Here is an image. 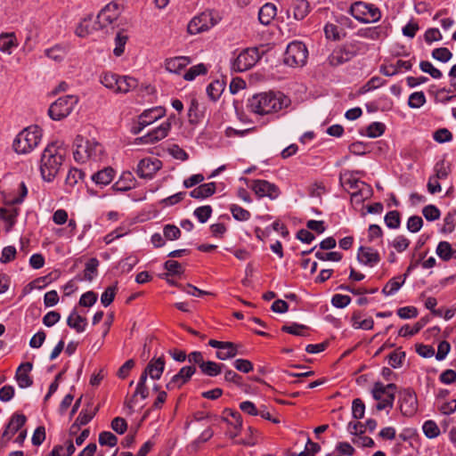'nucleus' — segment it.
<instances>
[{
	"instance_id": "obj_1",
	"label": "nucleus",
	"mask_w": 456,
	"mask_h": 456,
	"mask_svg": "<svg viewBox=\"0 0 456 456\" xmlns=\"http://www.w3.org/2000/svg\"><path fill=\"white\" fill-rule=\"evenodd\" d=\"M289 100L281 94L273 92L256 94L248 100V110L257 115H267L277 112L287 107Z\"/></svg>"
},
{
	"instance_id": "obj_2",
	"label": "nucleus",
	"mask_w": 456,
	"mask_h": 456,
	"mask_svg": "<svg viewBox=\"0 0 456 456\" xmlns=\"http://www.w3.org/2000/svg\"><path fill=\"white\" fill-rule=\"evenodd\" d=\"M63 153L58 142L49 143L44 150L40 160V172L45 182H52L62 165Z\"/></svg>"
},
{
	"instance_id": "obj_3",
	"label": "nucleus",
	"mask_w": 456,
	"mask_h": 456,
	"mask_svg": "<svg viewBox=\"0 0 456 456\" xmlns=\"http://www.w3.org/2000/svg\"><path fill=\"white\" fill-rule=\"evenodd\" d=\"M42 129L38 126H29L15 137L12 147L18 154H27L37 148L41 142Z\"/></svg>"
},
{
	"instance_id": "obj_4",
	"label": "nucleus",
	"mask_w": 456,
	"mask_h": 456,
	"mask_svg": "<svg viewBox=\"0 0 456 456\" xmlns=\"http://www.w3.org/2000/svg\"><path fill=\"white\" fill-rule=\"evenodd\" d=\"M74 159L77 162L84 163L88 159L100 160L103 153V147L95 141H90L81 135H77L74 141Z\"/></svg>"
},
{
	"instance_id": "obj_5",
	"label": "nucleus",
	"mask_w": 456,
	"mask_h": 456,
	"mask_svg": "<svg viewBox=\"0 0 456 456\" xmlns=\"http://www.w3.org/2000/svg\"><path fill=\"white\" fill-rule=\"evenodd\" d=\"M350 14L362 23H370L378 21L381 13L378 7L372 4L356 2L350 6Z\"/></svg>"
},
{
	"instance_id": "obj_6",
	"label": "nucleus",
	"mask_w": 456,
	"mask_h": 456,
	"mask_svg": "<svg viewBox=\"0 0 456 456\" xmlns=\"http://www.w3.org/2000/svg\"><path fill=\"white\" fill-rule=\"evenodd\" d=\"M78 102V97L73 94L65 95L53 102L48 110L50 118L61 120L68 117Z\"/></svg>"
},
{
	"instance_id": "obj_7",
	"label": "nucleus",
	"mask_w": 456,
	"mask_h": 456,
	"mask_svg": "<svg viewBox=\"0 0 456 456\" xmlns=\"http://www.w3.org/2000/svg\"><path fill=\"white\" fill-rule=\"evenodd\" d=\"M308 51L305 44L293 41L287 46L283 62L289 67H302L305 64Z\"/></svg>"
},
{
	"instance_id": "obj_8",
	"label": "nucleus",
	"mask_w": 456,
	"mask_h": 456,
	"mask_svg": "<svg viewBox=\"0 0 456 456\" xmlns=\"http://www.w3.org/2000/svg\"><path fill=\"white\" fill-rule=\"evenodd\" d=\"M361 50L356 43L345 44L335 48L328 57V62L332 67H337L352 60Z\"/></svg>"
},
{
	"instance_id": "obj_9",
	"label": "nucleus",
	"mask_w": 456,
	"mask_h": 456,
	"mask_svg": "<svg viewBox=\"0 0 456 456\" xmlns=\"http://www.w3.org/2000/svg\"><path fill=\"white\" fill-rule=\"evenodd\" d=\"M260 59L256 47L246 48L233 61L232 68L234 71L242 72L251 69Z\"/></svg>"
},
{
	"instance_id": "obj_10",
	"label": "nucleus",
	"mask_w": 456,
	"mask_h": 456,
	"mask_svg": "<svg viewBox=\"0 0 456 456\" xmlns=\"http://www.w3.org/2000/svg\"><path fill=\"white\" fill-rule=\"evenodd\" d=\"M120 16V9L118 4L110 3L105 5L99 14L95 22L94 29H102L111 26L116 22Z\"/></svg>"
},
{
	"instance_id": "obj_11",
	"label": "nucleus",
	"mask_w": 456,
	"mask_h": 456,
	"mask_svg": "<svg viewBox=\"0 0 456 456\" xmlns=\"http://www.w3.org/2000/svg\"><path fill=\"white\" fill-rule=\"evenodd\" d=\"M216 24L212 12H204L194 17L188 24L187 30L191 35L208 30Z\"/></svg>"
},
{
	"instance_id": "obj_12",
	"label": "nucleus",
	"mask_w": 456,
	"mask_h": 456,
	"mask_svg": "<svg viewBox=\"0 0 456 456\" xmlns=\"http://www.w3.org/2000/svg\"><path fill=\"white\" fill-rule=\"evenodd\" d=\"M400 411L403 415L411 417L418 409L416 394L410 388L403 389L399 394Z\"/></svg>"
},
{
	"instance_id": "obj_13",
	"label": "nucleus",
	"mask_w": 456,
	"mask_h": 456,
	"mask_svg": "<svg viewBox=\"0 0 456 456\" xmlns=\"http://www.w3.org/2000/svg\"><path fill=\"white\" fill-rule=\"evenodd\" d=\"M165 115V109L162 107H158L154 109H150L143 111L139 116L138 125L133 128V132L134 134L141 133V131L151 125L154 121L158 120L161 117Z\"/></svg>"
},
{
	"instance_id": "obj_14",
	"label": "nucleus",
	"mask_w": 456,
	"mask_h": 456,
	"mask_svg": "<svg viewBox=\"0 0 456 456\" xmlns=\"http://www.w3.org/2000/svg\"><path fill=\"white\" fill-rule=\"evenodd\" d=\"M196 372V367L194 366H184L174 375L171 379L167 383L166 388L167 390H173L175 388H180L186 384Z\"/></svg>"
},
{
	"instance_id": "obj_15",
	"label": "nucleus",
	"mask_w": 456,
	"mask_h": 456,
	"mask_svg": "<svg viewBox=\"0 0 456 456\" xmlns=\"http://www.w3.org/2000/svg\"><path fill=\"white\" fill-rule=\"evenodd\" d=\"M162 167V163L158 159H142L140 160L136 173L142 178H151L153 175Z\"/></svg>"
},
{
	"instance_id": "obj_16",
	"label": "nucleus",
	"mask_w": 456,
	"mask_h": 456,
	"mask_svg": "<svg viewBox=\"0 0 456 456\" xmlns=\"http://www.w3.org/2000/svg\"><path fill=\"white\" fill-rule=\"evenodd\" d=\"M251 189L260 198L269 197L273 200L280 194L278 187L274 183H271L265 180H255Z\"/></svg>"
},
{
	"instance_id": "obj_17",
	"label": "nucleus",
	"mask_w": 456,
	"mask_h": 456,
	"mask_svg": "<svg viewBox=\"0 0 456 456\" xmlns=\"http://www.w3.org/2000/svg\"><path fill=\"white\" fill-rule=\"evenodd\" d=\"M171 117L168 118L170 119ZM171 128V122L167 120L163 122L160 126L154 128L145 135H143L141 140L144 143H155L162 139H164L167 134Z\"/></svg>"
},
{
	"instance_id": "obj_18",
	"label": "nucleus",
	"mask_w": 456,
	"mask_h": 456,
	"mask_svg": "<svg viewBox=\"0 0 456 456\" xmlns=\"http://www.w3.org/2000/svg\"><path fill=\"white\" fill-rule=\"evenodd\" d=\"M33 369V364L29 362L21 363L17 370L15 379L20 388H27L32 386L33 379L29 376L30 371Z\"/></svg>"
},
{
	"instance_id": "obj_19",
	"label": "nucleus",
	"mask_w": 456,
	"mask_h": 456,
	"mask_svg": "<svg viewBox=\"0 0 456 456\" xmlns=\"http://www.w3.org/2000/svg\"><path fill=\"white\" fill-rule=\"evenodd\" d=\"M357 259L361 264L372 267L380 261V256L378 251L372 248L361 246L358 249Z\"/></svg>"
},
{
	"instance_id": "obj_20",
	"label": "nucleus",
	"mask_w": 456,
	"mask_h": 456,
	"mask_svg": "<svg viewBox=\"0 0 456 456\" xmlns=\"http://www.w3.org/2000/svg\"><path fill=\"white\" fill-rule=\"evenodd\" d=\"M165 364L166 362L163 355L158 358L153 357L149 362L144 370L149 374L151 379L158 380L161 378L164 372Z\"/></svg>"
},
{
	"instance_id": "obj_21",
	"label": "nucleus",
	"mask_w": 456,
	"mask_h": 456,
	"mask_svg": "<svg viewBox=\"0 0 456 456\" xmlns=\"http://www.w3.org/2000/svg\"><path fill=\"white\" fill-rule=\"evenodd\" d=\"M27 419L23 414L14 413L4 431L3 432V437H6L7 440L11 437L25 424Z\"/></svg>"
},
{
	"instance_id": "obj_22",
	"label": "nucleus",
	"mask_w": 456,
	"mask_h": 456,
	"mask_svg": "<svg viewBox=\"0 0 456 456\" xmlns=\"http://www.w3.org/2000/svg\"><path fill=\"white\" fill-rule=\"evenodd\" d=\"M396 388L397 387L394 383H389L385 386L379 381L375 382L371 389L372 397L375 400H381L383 395L387 396L388 395H392L395 396Z\"/></svg>"
},
{
	"instance_id": "obj_23",
	"label": "nucleus",
	"mask_w": 456,
	"mask_h": 456,
	"mask_svg": "<svg viewBox=\"0 0 456 456\" xmlns=\"http://www.w3.org/2000/svg\"><path fill=\"white\" fill-rule=\"evenodd\" d=\"M191 60L186 56H178L167 59L165 63L166 69L171 73L178 74L182 69H183L189 63Z\"/></svg>"
},
{
	"instance_id": "obj_24",
	"label": "nucleus",
	"mask_w": 456,
	"mask_h": 456,
	"mask_svg": "<svg viewBox=\"0 0 456 456\" xmlns=\"http://www.w3.org/2000/svg\"><path fill=\"white\" fill-rule=\"evenodd\" d=\"M114 175V169L110 167H108L94 173L91 178L97 185L106 186L112 182Z\"/></svg>"
},
{
	"instance_id": "obj_25",
	"label": "nucleus",
	"mask_w": 456,
	"mask_h": 456,
	"mask_svg": "<svg viewBox=\"0 0 456 456\" xmlns=\"http://www.w3.org/2000/svg\"><path fill=\"white\" fill-rule=\"evenodd\" d=\"M216 183H208L200 184L190 192V196L194 199L203 200L212 196L216 192Z\"/></svg>"
},
{
	"instance_id": "obj_26",
	"label": "nucleus",
	"mask_w": 456,
	"mask_h": 456,
	"mask_svg": "<svg viewBox=\"0 0 456 456\" xmlns=\"http://www.w3.org/2000/svg\"><path fill=\"white\" fill-rule=\"evenodd\" d=\"M67 324L69 328L75 330L78 333H81L86 330L87 320L86 318L79 315L76 310H73L67 319Z\"/></svg>"
},
{
	"instance_id": "obj_27",
	"label": "nucleus",
	"mask_w": 456,
	"mask_h": 456,
	"mask_svg": "<svg viewBox=\"0 0 456 456\" xmlns=\"http://www.w3.org/2000/svg\"><path fill=\"white\" fill-rule=\"evenodd\" d=\"M276 16V6L267 3L264 4L258 12V20L264 25H269Z\"/></svg>"
},
{
	"instance_id": "obj_28",
	"label": "nucleus",
	"mask_w": 456,
	"mask_h": 456,
	"mask_svg": "<svg viewBox=\"0 0 456 456\" xmlns=\"http://www.w3.org/2000/svg\"><path fill=\"white\" fill-rule=\"evenodd\" d=\"M137 86L138 82L135 78L129 76H118L115 93L126 94L131 90L134 89Z\"/></svg>"
},
{
	"instance_id": "obj_29",
	"label": "nucleus",
	"mask_w": 456,
	"mask_h": 456,
	"mask_svg": "<svg viewBox=\"0 0 456 456\" xmlns=\"http://www.w3.org/2000/svg\"><path fill=\"white\" fill-rule=\"evenodd\" d=\"M293 15L296 20L305 19L310 12V4L306 0H296L292 5Z\"/></svg>"
},
{
	"instance_id": "obj_30",
	"label": "nucleus",
	"mask_w": 456,
	"mask_h": 456,
	"mask_svg": "<svg viewBox=\"0 0 456 456\" xmlns=\"http://www.w3.org/2000/svg\"><path fill=\"white\" fill-rule=\"evenodd\" d=\"M362 314L360 312H354L351 317L352 326L354 329L371 330L374 325L372 318H367L362 320Z\"/></svg>"
},
{
	"instance_id": "obj_31",
	"label": "nucleus",
	"mask_w": 456,
	"mask_h": 456,
	"mask_svg": "<svg viewBox=\"0 0 456 456\" xmlns=\"http://www.w3.org/2000/svg\"><path fill=\"white\" fill-rule=\"evenodd\" d=\"M18 45L16 37L13 33L2 34L0 36V51L11 53L12 50Z\"/></svg>"
},
{
	"instance_id": "obj_32",
	"label": "nucleus",
	"mask_w": 456,
	"mask_h": 456,
	"mask_svg": "<svg viewBox=\"0 0 456 456\" xmlns=\"http://www.w3.org/2000/svg\"><path fill=\"white\" fill-rule=\"evenodd\" d=\"M224 367V364L216 363L212 361H207L204 362V363H202L200 366V370L203 374L208 377H216L222 372Z\"/></svg>"
},
{
	"instance_id": "obj_33",
	"label": "nucleus",
	"mask_w": 456,
	"mask_h": 456,
	"mask_svg": "<svg viewBox=\"0 0 456 456\" xmlns=\"http://www.w3.org/2000/svg\"><path fill=\"white\" fill-rule=\"evenodd\" d=\"M226 345L229 346H224L221 350H218L216 353V356L217 359L224 361L228 359H232L235 357L238 354V346L232 342H226Z\"/></svg>"
},
{
	"instance_id": "obj_34",
	"label": "nucleus",
	"mask_w": 456,
	"mask_h": 456,
	"mask_svg": "<svg viewBox=\"0 0 456 456\" xmlns=\"http://www.w3.org/2000/svg\"><path fill=\"white\" fill-rule=\"evenodd\" d=\"M407 274H403V280L399 281L401 277L390 279L382 289L385 296H391L395 294L400 288L404 284Z\"/></svg>"
},
{
	"instance_id": "obj_35",
	"label": "nucleus",
	"mask_w": 456,
	"mask_h": 456,
	"mask_svg": "<svg viewBox=\"0 0 456 456\" xmlns=\"http://www.w3.org/2000/svg\"><path fill=\"white\" fill-rule=\"evenodd\" d=\"M372 194L371 187L366 183L362 181V183L357 191L351 193V200L357 202L363 201L369 199Z\"/></svg>"
},
{
	"instance_id": "obj_36",
	"label": "nucleus",
	"mask_w": 456,
	"mask_h": 456,
	"mask_svg": "<svg viewBox=\"0 0 456 456\" xmlns=\"http://www.w3.org/2000/svg\"><path fill=\"white\" fill-rule=\"evenodd\" d=\"M98 411V408H95L92 412H88L87 411H82L79 415L77 416V419L75 420L74 424L71 426V432H76L79 429L81 426L86 425L88 422L91 421V419L95 415L96 411Z\"/></svg>"
},
{
	"instance_id": "obj_37",
	"label": "nucleus",
	"mask_w": 456,
	"mask_h": 456,
	"mask_svg": "<svg viewBox=\"0 0 456 456\" xmlns=\"http://www.w3.org/2000/svg\"><path fill=\"white\" fill-rule=\"evenodd\" d=\"M128 40V35L126 33L125 29H120L118 31L115 37V48L113 50V53L116 56H121L125 51V45Z\"/></svg>"
},
{
	"instance_id": "obj_38",
	"label": "nucleus",
	"mask_w": 456,
	"mask_h": 456,
	"mask_svg": "<svg viewBox=\"0 0 456 456\" xmlns=\"http://www.w3.org/2000/svg\"><path fill=\"white\" fill-rule=\"evenodd\" d=\"M224 89V84L222 81L215 80L207 87V94L209 99L216 102L222 94Z\"/></svg>"
},
{
	"instance_id": "obj_39",
	"label": "nucleus",
	"mask_w": 456,
	"mask_h": 456,
	"mask_svg": "<svg viewBox=\"0 0 456 456\" xmlns=\"http://www.w3.org/2000/svg\"><path fill=\"white\" fill-rule=\"evenodd\" d=\"M437 256L444 261H449L452 258V247L447 241H441L436 248Z\"/></svg>"
},
{
	"instance_id": "obj_40",
	"label": "nucleus",
	"mask_w": 456,
	"mask_h": 456,
	"mask_svg": "<svg viewBox=\"0 0 456 456\" xmlns=\"http://www.w3.org/2000/svg\"><path fill=\"white\" fill-rule=\"evenodd\" d=\"M308 328L305 325L298 324V323H292L291 325H284L281 328V330L283 332H287L295 336H301L305 337L306 336V330Z\"/></svg>"
},
{
	"instance_id": "obj_41",
	"label": "nucleus",
	"mask_w": 456,
	"mask_h": 456,
	"mask_svg": "<svg viewBox=\"0 0 456 456\" xmlns=\"http://www.w3.org/2000/svg\"><path fill=\"white\" fill-rule=\"evenodd\" d=\"M426 103V96L422 91L412 93L409 96L408 105L410 108L418 109Z\"/></svg>"
},
{
	"instance_id": "obj_42",
	"label": "nucleus",
	"mask_w": 456,
	"mask_h": 456,
	"mask_svg": "<svg viewBox=\"0 0 456 456\" xmlns=\"http://www.w3.org/2000/svg\"><path fill=\"white\" fill-rule=\"evenodd\" d=\"M230 210H231V213H232L233 218L238 221H248L251 216V214L249 211L241 208L239 205H235V204L232 205L230 207Z\"/></svg>"
},
{
	"instance_id": "obj_43",
	"label": "nucleus",
	"mask_w": 456,
	"mask_h": 456,
	"mask_svg": "<svg viewBox=\"0 0 456 456\" xmlns=\"http://www.w3.org/2000/svg\"><path fill=\"white\" fill-rule=\"evenodd\" d=\"M188 116L189 122L191 124H197L201 118V114L199 110V102L195 98L191 100V104L188 110Z\"/></svg>"
},
{
	"instance_id": "obj_44",
	"label": "nucleus",
	"mask_w": 456,
	"mask_h": 456,
	"mask_svg": "<svg viewBox=\"0 0 456 456\" xmlns=\"http://www.w3.org/2000/svg\"><path fill=\"white\" fill-rule=\"evenodd\" d=\"M384 220L387 226L390 229H397L401 224L400 214L397 210H392L387 213Z\"/></svg>"
},
{
	"instance_id": "obj_45",
	"label": "nucleus",
	"mask_w": 456,
	"mask_h": 456,
	"mask_svg": "<svg viewBox=\"0 0 456 456\" xmlns=\"http://www.w3.org/2000/svg\"><path fill=\"white\" fill-rule=\"evenodd\" d=\"M212 208L209 205L201 206L197 208L193 215L197 217L200 223H206L212 215Z\"/></svg>"
},
{
	"instance_id": "obj_46",
	"label": "nucleus",
	"mask_w": 456,
	"mask_h": 456,
	"mask_svg": "<svg viewBox=\"0 0 456 456\" xmlns=\"http://www.w3.org/2000/svg\"><path fill=\"white\" fill-rule=\"evenodd\" d=\"M208 71L206 66L203 63H200L198 65L192 66L190 69L183 75V78L188 81L193 80L199 75H204Z\"/></svg>"
},
{
	"instance_id": "obj_47",
	"label": "nucleus",
	"mask_w": 456,
	"mask_h": 456,
	"mask_svg": "<svg viewBox=\"0 0 456 456\" xmlns=\"http://www.w3.org/2000/svg\"><path fill=\"white\" fill-rule=\"evenodd\" d=\"M84 175V172H82L80 169L71 168L66 176L65 183L67 185L73 187L77 183L79 180L83 179Z\"/></svg>"
},
{
	"instance_id": "obj_48",
	"label": "nucleus",
	"mask_w": 456,
	"mask_h": 456,
	"mask_svg": "<svg viewBox=\"0 0 456 456\" xmlns=\"http://www.w3.org/2000/svg\"><path fill=\"white\" fill-rule=\"evenodd\" d=\"M99 444L101 445L114 447L118 444V437L111 432L103 431L99 435Z\"/></svg>"
},
{
	"instance_id": "obj_49",
	"label": "nucleus",
	"mask_w": 456,
	"mask_h": 456,
	"mask_svg": "<svg viewBox=\"0 0 456 456\" xmlns=\"http://www.w3.org/2000/svg\"><path fill=\"white\" fill-rule=\"evenodd\" d=\"M365 405L362 399L355 398L352 403V415L356 419H361L364 417Z\"/></svg>"
},
{
	"instance_id": "obj_50",
	"label": "nucleus",
	"mask_w": 456,
	"mask_h": 456,
	"mask_svg": "<svg viewBox=\"0 0 456 456\" xmlns=\"http://www.w3.org/2000/svg\"><path fill=\"white\" fill-rule=\"evenodd\" d=\"M118 76L114 73H104L101 77V83L107 88L116 91Z\"/></svg>"
},
{
	"instance_id": "obj_51",
	"label": "nucleus",
	"mask_w": 456,
	"mask_h": 456,
	"mask_svg": "<svg viewBox=\"0 0 456 456\" xmlns=\"http://www.w3.org/2000/svg\"><path fill=\"white\" fill-rule=\"evenodd\" d=\"M419 68L423 72L428 73L433 78L437 79L443 76L442 72L438 69L435 68L430 61H421Z\"/></svg>"
},
{
	"instance_id": "obj_52",
	"label": "nucleus",
	"mask_w": 456,
	"mask_h": 456,
	"mask_svg": "<svg viewBox=\"0 0 456 456\" xmlns=\"http://www.w3.org/2000/svg\"><path fill=\"white\" fill-rule=\"evenodd\" d=\"M423 432L428 438H435L440 434L436 423L433 420H427L422 427Z\"/></svg>"
},
{
	"instance_id": "obj_53",
	"label": "nucleus",
	"mask_w": 456,
	"mask_h": 456,
	"mask_svg": "<svg viewBox=\"0 0 456 456\" xmlns=\"http://www.w3.org/2000/svg\"><path fill=\"white\" fill-rule=\"evenodd\" d=\"M163 236L169 240H175L180 238L181 231L174 224H166L163 227Z\"/></svg>"
},
{
	"instance_id": "obj_54",
	"label": "nucleus",
	"mask_w": 456,
	"mask_h": 456,
	"mask_svg": "<svg viewBox=\"0 0 456 456\" xmlns=\"http://www.w3.org/2000/svg\"><path fill=\"white\" fill-rule=\"evenodd\" d=\"M385 132V125L380 122H373L367 127V135L370 138H376L382 135Z\"/></svg>"
},
{
	"instance_id": "obj_55",
	"label": "nucleus",
	"mask_w": 456,
	"mask_h": 456,
	"mask_svg": "<svg viewBox=\"0 0 456 456\" xmlns=\"http://www.w3.org/2000/svg\"><path fill=\"white\" fill-rule=\"evenodd\" d=\"M433 138L439 143H444L452 140V134L447 128H439L433 134Z\"/></svg>"
},
{
	"instance_id": "obj_56",
	"label": "nucleus",
	"mask_w": 456,
	"mask_h": 456,
	"mask_svg": "<svg viewBox=\"0 0 456 456\" xmlns=\"http://www.w3.org/2000/svg\"><path fill=\"white\" fill-rule=\"evenodd\" d=\"M423 326L424 324L421 323V322H416L413 327H410L408 324H405L399 330L398 334L401 337L413 336L417 334Z\"/></svg>"
},
{
	"instance_id": "obj_57",
	"label": "nucleus",
	"mask_w": 456,
	"mask_h": 456,
	"mask_svg": "<svg viewBox=\"0 0 456 456\" xmlns=\"http://www.w3.org/2000/svg\"><path fill=\"white\" fill-rule=\"evenodd\" d=\"M452 56V53L446 47L436 48L432 52V57L442 62H447Z\"/></svg>"
},
{
	"instance_id": "obj_58",
	"label": "nucleus",
	"mask_w": 456,
	"mask_h": 456,
	"mask_svg": "<svg viewBox=\"0 0 456 456\" xmlns=\"http://www.w3.org/2000/svg\"><path fill=\"white\" fill-rule=\"evenodd\" d=\"M116 291L117 286H110L102 294L101 302L105 307L109 306L113 302Z\"/></svg>"
},
{
	"instance_id": "obj_59",
	"label": "nucleus",
	"mask_w": 456,
	"mask_h": 456,
	"mask_svg": "<svg viewBox=\"0 0 456 456\" xmlns=\"http://www.w3.org/2000/svg\"><path fill=\"white\" fill-rule=\"evenodd\" d=\"M422 214L428 221H436L440 218V210L434 205H428L422 209Z\"/></svg>"
},
{
	"instance_id": "obj_60",
	"label": "nucleus",
	"mask_w": 456,
	"mask_h": 456,
	"mask_svg": "<svg viewBox=\"0 0 456 456\" xmlns=\"http://www.w3.org/2000/svg\"><path fill=\"white\" fill-rule=\"evenodd\" d=\"M99 261L96 258H91L86 264L85 268V278L87 281H92L94 274L97 272Z\"/></svg>"
},
{
	"instance_id": "obj_61",
	"label": "nucleus",
	"mask_w": 456,
	"mask_h": 456,
	"mask_svg": "<svg viewBox=\"0 0 456 456\" xmlns=\"http://www.w3.org/2000/svg\"><path fill=\"white\" fill-rule=\"evenodd\" d=\"M404 358H405L404 352L397 351V350L394 351L388 355L389 364L395 369L399 368L402 365Z\"/></svg>"
},
{
	"instance_id": "obj_62",
	"label": "nucleus",
	"mask_w": 456,
	"mask_h": 456,
	"mask_svg": "<svg viewBox=\"0 0 456 456\" xmlns=\"http://www.w3.org/2000/svg\"><path fill=\"white\" fill-rule=\"evenodd\" d=\"M351 302V297L346 295L335 294L331 298V304L337 308H344Z\"/></svg>"
},
{
	"instance_id": "obj_63",
	"label": "nucleus",
	"mask_w": 456,
	"mask_h": 456,
	"mask_svg": "<svg viewBox=\"0 0 456 456\" xmlns=\"http://www.w3.org/2000/svg\"><path fill=\"white\" fill-rule=\"evenodd\" d=\"M423 225V220L419 216H412L408 218L407 229L411 232H418Z\"/></svg>"
},
{
	"instance_id": "obj_64",
	"label": "nucleus",
	"mask_w": 456,
	"mask_h": 456,
	"mask_svg": "<svg viewBox=\"0 0 456 456\" xmlns=\"http://www.w3.org/2000/svg\"><path fill=\"white\" fill-rule=\"evenodd\" d=\"M111 428L118 434L122 435L127 429V423L124 418L116 417L111 421Z\"/></svg>"
}]
</instances>
